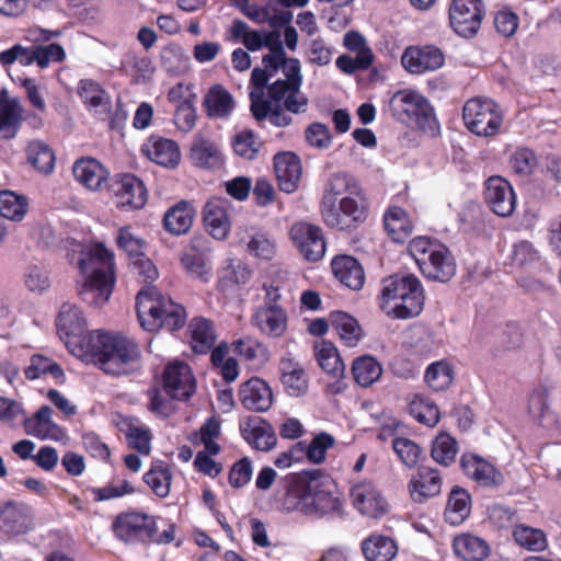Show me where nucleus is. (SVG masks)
Here are the masks:
<instances>
[{
	"instance_id": "c85d7f7f",
	"label": "nucleus",
	"mask_w": 561,
	"mask_h": 561,
	"mask_svg": "<svg viewBox=\"0 0 561 561\" xmlns=\"http://www.w3.org/2000/svg\"><path fill=\"white\" fill-rule=\"evenodd\" d=\"M334 277L345 287L359 290L365 284V271L359 261L348 254H339L331 260Z\"/></svg>"
},
{
	"instance_id": "e433bc0d",
	"label": "nucleus",
	"mask_w": 561,
	"mask_h": 561,
	"mask_svg": "<svg viewBox=\"0 0 561 561\" xmlns=\"http://www.w3.org/2000/svg\"><path fill=\"white\" fill-rule=\"evenodd\" d=\"M280 381L285 392L291 397H301L308 390V379L302 366L293 358L279 362Z\"/></svg>"
},
{
	"instance_id": "8fccbe9b",
	"label": "nucleus",
	"mask_w": 561,
	"mask_h": 561,
	"mask_svg": "<svg viewBox=\"0 0 561 561\" xmlns=\"http://www.w3.org/2000/svg\"><path fill=\"white\" fill-rule=\"evenodd\" d=\"M314 354L320 367L332 377H342L345 365L335 345L330 341H322L314 346Z\"/></svg>"
},
{
	"instance_id": "1a4fd4ad",
	"label": "nucleus",
	"mask_w": 561,
	"mask_h": 561,
	"mask_svg": "<svg viewBox=\"0 0 561 561\" xmlns=\"http://www.w3.org/2000/svg\"><path fill=\"white\" fill-rule=\"evenodd\" d=\"M311 474H320V470H302L298 473H289L282 479L275 495L279 511L284 513L299 512L305 515Z\"/></svg>"
},
{
	"instance_id": "de8ad7c7",
	"label": "nucleus",
	"mask_w": 561,
	"mask_h": 561,
	"mask_svg": "<svg viewBox=\"0 0 561 561\" xmlns=\"http://www.w3.org/2000/svg\"><path fill=\"white\" fill-rule=\"evenodd\" d=\"M512 537L519 547L528 551L541 552L548 548L547 535L540 528L517 524L513 527Z\"/></svg>"
},
{
	"instance_id": "052dcab7",
	"label": "nucleus",
	"mask_w": 561,
	"mask_h": 561,
	"mask_svg": "<svg viewBox=\"0 0 561 561\" xmlns=\"http://www.w3.org/2000/svg\"><path fill=\"white\" fill-rule=\"evenodd\" d=\"M510 168L520 176H528L534 173L538 165L536 152L525 146L517 147L508 160Z\"/></svg>"
},
{
	"instance_id": "423d86ee",
	"label": "nucleus",
	"mask_w": 561,
	"mask_h": 561,
	"mask_svg": "<svg viewBox=\"0 0 561 561\" xmlns=\"http://www.w3.org/2000/svg\"><path fill=\"white\" fill-rule=\"evenodd\" d=\"M390 110L396 119L415 123L425 134L436 136L440 131L439 122L428 100L413 90H400L390 100Z\"/></svg>"
},
{
	"instance_id": "9b49d317",
	"label": "nucleus",
	"mask_w": 561,
	"mask_h": 561,
	"mask_svg": "<svg viewBox=\"0 0 561 561\" xmlns=\"http://www.w3.org/2000/svg\"><path fill=\"white\" fill-rule=\"evenodd\" d=\"M309 480L310 491L307 504H305V515L322 517L331 513H340L342 502L333 494V481L323 476L321 471L320 474H311Z\"/></svg>"
},
{
	"instance_id": "bf43d9fd",
	"label": "nucleus",
	"mask_w": 561,
	"mask_h": 561,
	"mask_svg": "<svg viewBox=\"0 0 561 561\" xmlns=\"http://www.w3.org/2000/svg\"><path fill=\"white\" fill-rule=\"evenodd\" d=\"M285 79H277L267 87V92L302 85L301 65L299 59L286 57L280 67Z\"/></svg>"
},
{
	"instance_id": "49530a36",
	"label": "nucleus",
	"mask_w": 561,
	"mask_h": 561,
	"mask_svg": "<svg viewBox=\"0 0 561 561\" xmlns=\"http://www.w3.org/2000/svg\"><path fill=\"white\" fill-rule=\"evenodd\" d=\"M267 96L272 100L273 104L283 102L284 113L304 114L308 111L309 99L301 92V87H294L283 90L270 91Z\"/></svg>"
},
{
	"instance_id": "58836bf2",
	"label": "nucleus",
	"mask_w": 561,
	"mask_h": 561,
	"mask_svg": "<svg viewBox=\"0 0 561 561\" xmlns=\"http://www.w3.org/2000/svg\"><path fill=\"white\" fill-rule=\"evenodd\" d=\"M471 506L470 493L462 486H453L444 511L445 520L453 526L462 524L470 516Z\"/></svg>"
},
{
	"instance_id": "ddd939ff",
	"label": "nucleus",
	"mask_w": 561,
	"mask_h": 561,
	"mask_svg": "<svg viewBox=\"0 0 561 561\" xmlns=\"http://www.w3.org/2000/svg\"><path fill=\"white\" fill-rule=\"evenodd\" d=\"M448 13L451 28L458 35L471 38L481 27L485 7L482 0H453Z\"/></svg>"
},
{
	"instance_id": "864d4df0",
	"label": "nucleus",
	"mask_w": 561,
	"mask_h": 561,
	"mask_svg": "<svg viewBox=\"0 0 561 561\" xmlns=\"http://www.w3.org/2000/svg\"><path fill=\"white\" fill-rule=\"evenodd\" d=\"M28 380L38 379L45 375H50L59 383L65 382V373L62 367L55 360L41 354L31 357V364L24 370Z\"/></svg>"
},
{
	"instance_id": "37998d69",
	"label": "nucleus",
	"mask_w": 561,
	"mask_h": 561,
	"mask_svg": "<svg viewBox=\"0 0 561 561\" xmlns=\"http://www.w3.org/2000/svg\"><path fill=\"white\" fill-rule=\"evenodd\" d=\"M366 561H391L398 553L396 541L383 535L373 534L362 542Z\"/></svg>"
},
{
	"instance_id": "603ef678",
	"label": "nucleus",
	"mask_w": 561,
	"mask_h": 561,
	"mask_svg": "<svg viewBox=\"0 0 561 561\" xmlns=\"http://www.w3.org/2000/svg\"><path fill=\"white\" fill-rule=\"evenodd\" d=\"M381 364L371 355H362L352 364L353 378L360 387L371 386L381 377Z\"/></svg>"
},
{
	"instance_id": "20e7f679",
	"label": "nucleus",
	"mask_w": 561,
	"mask_h": 561,
	"mask_svg": "<svg viewBox=\"0 0 561 561\" xmlns=\"http://www.w3.org/2000/svg\"><path fill=\"white\" fill-rule=\"evenodd\" d=\"M424 291L420 279L412 275H392L382 282L380 308L396 319L419 316L424 306Z\"/></svg>"
},
{
	"instance_id": "aec40b11",
	"label": "nucleus",
	"mask_w": 561,
	"mask_h": 561,
	"mask_svg": "<svg viewBox=\"0 0 561 561\" xmlns=\"http://www.w3.org/2000/svg\"><path fill=\"white\" fill-rule=\"evenodd\" d=\"M484 199L491 210L500 217H508L516 206V196L511 183L502 176L485 181Z\"/></svg>"
},
{
	"instance_id": "a211bd4d",
	"label": "nucleus",
	"mask_w": 561,
	"mask_h": 561,
	"mask_svg": "<svg viewBox=\"0 0 561 561\" xmlns=\"http://www.w3.org/2000/svg\"><path fill=\"white\" fill-rule=\"evenodd\" d=\"M460 467L466 477L482 488L496 489L503 485L505 481V477L500 469L477 454H462Z\"/></svg>"
},
{
	"instance_id": "c03bdc74",
	"label": "nucleus",
	"mask_w": 561,
	"mask_h": 561,
	"mask_svg": "<svg viewBox=\"0 0 561 561\" xmlns=\"http://www.w3.org/2000/svg\"><path fill=\"white\" fill-rule=\"evenodd\" d=\"M191 346L195 353L206 354L216 342L213 322L203 317L194 318L188 324Z\"/></svg>"
},
{
	"instance_id": "393cba45",
	"label": "nucleus",
	"mask_w": 561,
	"mask_h": 561,
	"mask_svg": "<svg viewBox=\"0 0 561 561\" xmlns=\"http://www.w3.org/2000/svg\"><path fill=\"white\" fill-rule=\"evenodd\" d=\"M188 158L193 165L205 170H219L225 163L219 146L202 133L194 136Z\"/></svg>"
},
{
	"instance_id": "7ed1b4c3",
	"label": "nucleus",
	"mask_w": 561,
	"mask_h": 561,
	"mask_svg": "<svg viewBox=\"0 0 561 561\" xmlns=\"http://www.w3.org/2000/svg\"><path fill=\"white\" fill-rule=\"evenodd\" d=\"M136 310L140 325L149 332L162 328L178 331L186 323L185 308L163 296L154 287L141 289L136 297Z\"/></svg>"
},
{
	"instance_id": "72a5a7b5",
	"label": "nucleus",
	"mask_w": 561,
	"mask_h": 561,
	"mask_svg": "<svg viewBox=\"0 0 561 561\" xmlns=\"http://www.w3.org/2000/svg\"><path fill=\"white\" fill-rule=\"evenodd\" d=\"M251 322L262 334L280 337L287 330L288 314L286 309L256 308Z\"/></svg>"
},
{
	"instance_id": "338daca9",
	"label": "nucleus",
	"mask_w": 561,
	"mask_h": 561,
	"mask_svg": "<svg viewBox=\"0 0 561 561\" xmlns=\"http://www.w3.org/2000/svg\"><path fill=\"white\" fill-rule=\"evenodd\" d=\"M374 61V55L370 48L360 47L355 57L341 55L337 57L336 67L344 73L352 75L357 70L368 69Z\"/></svg>"
},
{
	"instance_id": "6e6552de",
	"label": "nucleus",
	"mask_w": 561,
	"mask_h": 561,
	"mask_svg": "<svg viewBox=\"0 0 561 561\" xmlns=\"http://www.w3.org/2000/svg\"><path fill=\"white\" fill-rule=\"evenodd\" d=\"M272 76L273 72H268V70L259 67L252 70L250 82L259 90V93H250V110L253 117L259 123L268 119L271 125L275 127H287L293 124V117L284 113L282 105L273 104L270 98H264L263 90L268 87L267 82Z\"/></svg>"
},
{
	"instance_id": "a18cd8bd",
	"label": "nucleus",
	"mask_w": 561,
	"mask_h": 561,
	"mask_svg": "<svg viewBox=\"0 0 561 561\" xmlns=\"http://www.w3.org/2000/svg\"><path fill=\"white\" fill-rule=\"evenodd\" d=\"M126 443L130 449L136 450L142 456H148L151 451L152 433L146 425H138L131 419H124L121 426Z\"/></svg>"
},
{
	"instance_id": "cd10ccee",
	"label": "nucleus",
	"mask_w": 561,
	"mask_h": 561,
	"mask_svg": "<svg viewBox=\"0 0 561 561\" xmlns=\"http://www.w3.org/2000/svg\"><path fill=\"white\" fill-rule=\"evenodd\" d=\"M204 225L208 233L216 240H225L231 228L228 215V201L210 198L204 207Z\"/></svg>"
},
{
	"instance_id": "c756f323",
	"label": "nucleus",
	"mask_w": 561,
	"mask_h": 561,
	"mask_svg": "<svg viewBox=\"0 0 561 561\" xmlns=\"http://www.w3.org/2000/svg\"><path fill=\"white\" fill-rule=\"evenodd\" d=\"M244 440L254 449L270 451L277 444L276 433L268 422L249 417L240 424Z\"/></svg>"
},
{
	"instance_id": "ea45409f",
	"label": "nucleus",
	"mask_w": 561,
	"mask_h": 561,
	"mask_svg": "<svg viewBox=\"0 0 561 561\" xmlns=\"http://www.w3.org/2000/svg\"><path fill=\"white\" fill-rule=\"evenodd\" d=\"M330 323L341 341L348 347L356 346L364 337L363 329L357 319L345 311H332Z\"/></svg>"
},
{
	"instance_id": "79ce46f5",
	"label": "nucleus",
	"mask_w": 561,
	"mask_h": 561,
	"mask_svg": "<svg viewBox=\"0 0 561 561\" xmlns=\"http://www.w3.org/2000/svg\"><path fill=\"white\" fill-rule=\"evenodd\" d=\"M53 410L48 405H42L32 417L24 421L25 432L35 437L45 439H57V433H61V428L51 420Z\"/></svg>"
},
{
	"instance_id": "f8f14e48",
	"label": "nucleus",
	"mask_w": 561,
	"mask_h": 561,
	"mask_svg": "<svg viewBox=\"0 0 561 561\" xmlns=\"http://www.w3.org/2000/svg\"><path fill=\"white\" fill-rule=\"evenodd\" d=\"M107 190L114 196L116 207L122 210L141 209L148 201L144 182L130 173L115 175L110 180Z\"/></svg>"
},
{
	"instance_id": "2f4dec72",
	"label": "nucleus",
	"mask_w": 561,
	"mask_h": 561,
	"mask_svg": "<svg viewBox=\"0 0 561 561\" xmlns=\"http://www.w3.org/2000/svg\"><path fill=\"white\" fill-rule=\"evenodd\" d=\"M232 353L251 369H260L270 360L267 346L251 336H243L231 343Z\"/></svg>"
},
{
	"instance_id": "5701e85b",
	"label": "nucleus",
	"mask_w": 561,
	"mask_h": 561,
	"mask_svg": "<svg viewBox=\"0 0 561 561\" xmlns=\"http://www.w3.org/2000/svg\"><path fill=\"white\" fill-rule=\"evenodd\" d=\"M421 260L419 268L427 279L446 283L456 274V263L447 247L439 244Z\"/></svg>"
},
{
	"instance_id": "4d7b16f0",
	"label": "nucleus",
	"mask_w": 561,
	"mask_h": 561,
	"mask_svg": "<svg viewBox=\"0 0 561 561\" xmlns=\"http://www.w3.org/2000/svg\"><path fill=\"white\" fill-rule=\"evenodd\" d=\"M263 32L250 30L242 20H234L229 28L228 38L234 43L241 41L250 51H257L263 47Z\"/></svg>"
},
{
	"instance_id": "bb28decb",
	"label": "nucleus",
	"mask_w": 561,
	"mask_h": 561,
	"mask_svg": "<svg viewBox=\"0 0 561 561\" xmlns=\"http://www.w3.org/2000/svg\"><path fill=\"white\" fill-rule=\"evenodd\" d=\"M23 113L19 98L10 96L5 89L0 90V139H12L18 135Z\"/></svg>"
},
{
	"instance_id": "69168bd1",
	"label": "nucleus",
	"mask_w": 561,
	"mask_h": 561,
	"mask_svg": "<svg viewBox=\"0 0 561 561\" xmlns=\"http://www.w3.org/2000/svg\"><path fill=\"white\" fill-rule=\"evenodd\" d=\"M0 530L8 535L25 533V516L16 505L9 503L0 510Z\"/></svg>"
},
{
	"instance_id": "09e8293b",
	"label": "nucleus",
	"mask_w": 561,
	"mask_h": 561,
	"mask_svg": "<svg viewBox=\"0 0 561 561\" xmlns=\"http://www.w3.org/2000/svg\"><path fill=\"white\" fill-rule=\"evenodd\" d=\"M144 482L159 497L169 495L172 481V472L168 463L162 460L152 462L151 468L144 474Z\"/></svg>"
},
{
	"instance_id": "412c9836",
	"label": "nucleus",
	"mask_w": 561,
	"mask_h": 561,
	"mask_svg": "<svg viewBox=\"0 0 561 561\" xmlns=\"http://www.w3.org/2000/svg\"><path fill=\"white\" fill-rule=\"evenodd\" d=\"M443 478L432 467L421 466L408 482V492L414 503L423 504L442 492Z\"/></svg>"
},
{
	"instance_id": "e2e57ef3",
	"label": "nucleus",
	"mask_w": 561,
	"mask_h": 561,
	"mask_svg": "<svg viewBox=\"0 0 561 561\" xmlns=\"http://www.w3.org/2000/svg\"><path fill=\"white\" fill-rule=\"evenodd\" d=\"M453 368L448 363L435 362L425 371V381L435 391L447 389L454 379Z\"/></svg>"
},
{
	"instance_id": "f3484780",
	"label": "nucleus",
	"mask_w": 561,
	"mask_h": 561,
	"mask_svg": "<svg viewBox=\"0 0 561 561\" xmlns=\"http://www.w3.org/2000/svg\"><path fill=\"white\" fill-rule=\"evenodd\" d=\"M401 64L409 73L424 75L442 68L445 55L435 45H412L403 50Z\"/></svg>"
},
{
	"instance_id": "7c9ffc66",
	"label": "nucleus",
	"mask_w": 561,
	"mask_h": 561,
	"mask_svg": "<svg viewBox=\"0 0 561 561\" xmlns=\"http://www.w3.org/2000/svg\"><path fill=\"white\" fill-rule=\"evenodd\" d=\"M388 237L396 243L409 240L414 231V221L410 214L400 206H389L382 216Z\"/></svg>"
},
{
	"instance_id": "0e129e2a",
	"label": "nucleus",
	"mask_w": 561,
	"mask_h": 561,
	"mask_svg": "<svg viewBox=\"0 0 561 561\" xmlns=\"http://www.w3.org/2000/svg\"><path fill=\"white\" fill-rule=\"evenodd\" d=\"M410 414L421 424L433 427L440 417L438 407L428 399L416 397L410 403Z\"/></svg>"
},
{
	"instance_id": "2eb2a0df",
	"label": "nucleus",
	"mask_w": 561,
	"mask_h": 561,
	"mask_svg": "<svg viewBox=\"0 0 561 561\" xmlns=\"http://www.w3.org/2000/svg\"><path fill=\"white\" fill-rule=\"evenodd\" d=\"M162 387L171 399L187 401L196 391L191 366L183 360L168 363L162 373Z\"/></svg>"
},
{
	"instance_id": "9d476101",
	"label": "nucleus",
	"mask_w": 561,
	"mask_h": 561,
	"mask_svg": "<svg viewBox=\"0 0 561 561\" xmlns=\"http://www.w3.org/2000/svg\"><path fill=\"white\" fill-rule=\"evenodd\" d=\"M112 530L124 542H148L156 530V518L135 511L119 513L112 524Z\"/></svg>"
},
{
	"instance_id": "39448f33",
	"label": "nucleus",
	"mask_w": 561,
	"mask_h": 561,
	"mask_svg": "<svg viewBox=\"0 0 561 561\" xmlns=\"http://www.w3.org/2000/svg\"><path fill=\"white\" fill-rule=\"evenodd\" d=\"M323 222L331 229L353 232L365 224L369 216V202L363 188L350 191L339 199L337 206L324 203L321 207Z\"/></svg>"
},
{
	"instance_id": "680f3d73",
	"label": "nucleus",
	"mask_w": 561,
	"mask_h": 561,
	"mask_svg": "<svg viewBox=\"0 0 561 561\" xmlns=\"http://www.w3.org/2000/svg\"><path fill=\"white\" fill-rule=\"evenodd\" d=\"M262 147L256 133L252 129H242L232 139V148L236 154L252 160Z\"/></svg>"
},
{
	"instance_id": "dca6fc26",
	"label": "nucleus",
	"mask_w": 561,
	"mask_h": 561,
	"mask_svg": "<svg viewBox=\"0 0 561 561\" xmlns=\"http://www.w3.org/2000/svg\"><path fill=\"white\" fill-rule=\"evenodd\" d=\"M58 334L65 339L67 345L79 347L80 354L84 350V341L87 336L96 334L87 330L85 318L80 308L73 304H62L56 320Z\"/></svg>"
},
{
	"instance_id": "a19ab883",
	"label": "nucleus",
	"mask_w": 561,
	"mask_h": 561,
	"mask_svg": "<svg viewBox=\"0 0 561 561\" xmlns=\"http://www.w3.org/2000/svg\"><path fill=\"white\" fill-rule=\"evenodd\" d=\"M453 549L463 561H483L490 554L489 543L474 535L462 534L453 540Z\"/></svg>"
},
{
	"instance_id": "4468645a",
	"label": "nucleus",
	"mask_w": 561,
	"mask_h": 561,
	"mask_svg": "<svg viewBox=\"0 0 561 561\" xmlns=\"http://www.w3.org/2000/svg\"><path fill=\"white\" fill-rule=\"evenodd\" d=\"M289 239L308 262H318L325 254L327 241L322 228L318 225L297 221L289 229Z\"/></svg>"
},
{
	"instance_id": "c9c22d12",
	"label": "nucleus",
	"mask_w": 561,
	"mask_h": 561,
	"mask_svg": "<svg viewBox=\"0 0 561 561\" xmlns=\"http://www.w3.org/2000/svg\"><path fill=\"white\" fill-rule=\"evenodd\" d=\"M142 151L150 160L162 167L175 168L180 163V148L171 139L151 137L144 145Z\"/></svg>"
},
{
	"instance_id": "0eeeda50",
	"label": "nucleus",
	"mask_w": 561,
	"mask_h": 561,
	"mask_svg": "<svg viewBox=\"0 0 561 561\" xmlns=\"http://www.w3.org/2000/svg\"><path fill=\"white\" fill-rule=\"evenodd\" d=\"M462 121L471 134L492 138L499 135L503 126L504 114L501 106L493 100L474 96L465 102Z\"/></svg>"
},
{
	"instance_id": "f03ea898",
	"label": "nucleus",
	"mask_w": 561,
	"mask_h": 561,
	"mask_svg": "<svg viewBox=\"0 0 561 561\" xmlns=\"http://www.w3.org/2000/svg\"><path fill=\"white\" fill-rule=\"evenodd\" d=\"M80 273L85 276L79 295L90 305L102 306L108 301L115 285L113 255L103 244L93 250L81 251L77 262Z\"/></svg>"
},
{
	"instance_id": "f704fd0d",
	"label": "nucleus",
	"mask_w": 561,
	"mask_h": 561,
	"mask_svg": "<svg viewBox=\"0 0 561 561\" xmlns=\"http://www.w3.org/2000/svg\"><path fill=\"white\" fill-rule=\"evenodd\" d=\"M75 179L90 190L107 187L108 171L93 158H81L76 161L73 169Z\"/></svg>"
},
{
	"instance_id": "6ab92c4d",
	"label": "nucleus",
	"mask_w": 561,
	"mask_h": 561,
	"mask_svg": "<svg viewBox=\"0 0 561 561\" xmlns=\"http://www.w3.org/2000/svg\"><path fill=\"white\" fill-rule=\"evenodd\" d=\"M354 507L370 518H379L387 514L388 502L380 489L373 481H360L350 492Z\"/></svg>"
},
{
	"instance_id": "a878e982",
	"label": "nucleus",
	"mask_w": 561,
	"mask_h": 561,
	"mask_svg": "<svg viewBox=\"0 0 561 561\" xmlns=\"http://www.w3.org/2000/svg\"><path fill=\"white\" fill-rule=\"evenodd\" d=\"M239 400L249 411L265 412L273 404V392L268 383L259 377H252L239 388Z\"/></svg>"
},
{
	"instance_id": "13d9d810",
	"label": "nucleus",
	"mask_w": 561,
	"mask_h": 561,
	"mask_svg": "<svg viewBox=\"0 0 561 561\" xmlns=\"http://www.w3.org/2000/svg\"><path fill=\"white\" fill-rule=\"evenodd\" d=\"M27 161L39 172H51L55 163V156L48 145L43 141H31L26 149Z\"/></svg>"
},
{
	"instance_id": "4c0bfd02",
	"label": "nucleus",
	"mask_w": 561,
	"mask_h": 561,
	"mask_svg": "<svg viewBox=\"0 0 561 561\" xmlns=\"http://www.w3.org/2000/svg\"><path fill=\"white\" fill-rule=\"evenodd\" d=\"M195 218L193 205L186 201H181L170 207L162 219L164 229L173 234H185L192 228Z\"/></svg>"
},
{
	"instance_id": "6e6d98bb",
	"label": "nucleus",
	"mask_w": 561,
	"mask_h": 561,
	"mask_svg": "<svg viewBox=\"0 0 561 561\" xmlns=\"http://www.w3.org/2000/svg\"><path fill=\"white\" fill-rule=\"evenodd\" d=\"M457 453L458 443L447 433H440L432 443L431 456L437 463L444 467L455 462Z\"/></svg>"
},
{
	"instance_id": "473e14b6",
	"label": "nucleus",
	"mask_w": 561,
	"mask_h": 561,
	"mask_svg": "<svg viewBox=\"0 0 561 561\" xmlns=\"http://www.w3.org/2000/svg\"><path fill=\"white\" fill-rule=\"evenodd\" d=\"M117 245L119 249L125 251L129 256L136 257V264L142 270L140 273L145 275L146 282H153L158 276V271L152 262L145 259L142 253L144 242L139 238H136L129 227H122L117 236Z\"/></svg>"
},
{
	"instance_id": "b1692460",
	"label": "nucleus",
	"mask_w": 561,
	"mask_h": 561,
	"mask_svg": "<svg viewBox=\"0 0 561 561\" xmlns=\"http://www.w3.org/2000/svg\"><path fill=\"white\" fill-rule=\"evenodd\" d=\"M77 94L89 112L100 118L112 113V100L107 91L93 79H81L77 85Z\"/></svg>"
},
{
	"instance_id": "f257e3e1",
	"label": "nucleus",
	"mask_w": 561,
	"mask_h": 561,
	"mask_svg": "<svg viewBox=\"0 0 561 561\" xmlns=\"http://www.w3.org/2000/svg\"><path fill=\"white\" fill-rule=\"evenodd\" d=\"M83 341L81 355L90 357L108 375H127L139 363L140 350L137 343L122 334L96 332Z\"/></svg>"
},
{
	"instance_id": "5fc2aeb1",
	"label": "nucleus",
	"mask_w": 561,
	"mask_h": 561,
	"mask_svg": "<svg viewBox=\"0 0 561 561\" xmlns=\"http://www.w3.org/2000/svg\"><path fill=\"white\" fill-rule=\"evenodd\" d=\"M28 209V199L12 191L0 192V216L12 221H21Z\"/></svg>"
},
{
	"instance_id": "4be33fe9",
	"label": "nucleus",
	"mask_w": 561,
	"mask_h": 561,
	"mask_svg": "<svg viewBox=\"0 0 561 561\" xmlns=\"http://www.w3.org/2000/svg\"><path fill=\"white\" fill-rule=\"evenodd\" d=\"M273 162L278 188L286 194L296 192L302 176L300 157L293 151H283L274 156Z\"/></svg>"
},
{
	"instance_id": "774afa93",
	"label": "nucleus",
	"mask_w": 561,
	"mask_h": 561,
	"mask_svg": "<svg viewBox=\"0 0 561 561\" xmlns=\"http://www.w3.org/2000/svg\"><path fill=\"white\" fill-rule=\"evenodd\" d=\"M335 444V438L327 433L320 432L307 444V461L313 465L323 463L327 453Z\"/></svg>"
},
{
	"instance_id": "3c124183",
	"label": "nucleus",
	"mask_w": 561,
	"mask_h": 561,
	"mask_svg": "<svg viewBox=\"0 0 561 561\" xmlns=\"http://www.w3.org/2000/svg\"><path fill=\"white\" fill-rule=\"evenodd\" d=\"M204 104L210 117H227L234 107L232 95L221 84L210 88L205 96Z\"/></svg>"
}]
</instances>
